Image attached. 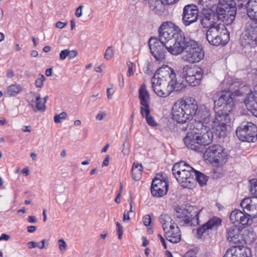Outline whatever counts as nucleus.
I'll use <instances>...</instances> for the list:
<instances>
[{"mask_svg": "<svg viewBox=\"0 0 257 257\" xmlns=\"http://www.w3.org/2000/svg\"><path fill=\"white\" fill-rule=\"evenodd\" d=\"M28 245L29 248H33L38 246V245H37V243L36 242L33 241L29 242L28 243Z\"/></svg>", "mask_w": 257, "mask_h": 257, "instance_id": "nucleus-61", "label": "nucleus"}, {"mask_svg": "<svg viewBox=\"0 0 257 257\" xmlns=\"http://www.w3.org/2000/svg\"><path fill=\"white\" fill-rule=\"evenodd\" d=\"M243 228L240 226L232 225L227 229L226 238L229 242L236 243L242 240Z\"/></svg>", "mask_w": 257, "mask_h": 257, "instance_id": "nucleus-19", "label": "nucleus"}, {"mask_svg": "<svg viewBox=\"0 0 257 257\" xmlns=\"http://www.w3.org/2000/svg\"><path fill=\"white\" fill-rule=\"evenodd\" d=\"M46 78L43 75H41L40 77L37 78L35 82L36 86L38 88H41L44 85V81Z\"/></svg>", "mask_w": 257, "mask_h": 257, "instance_id": "nucleus-46", "label": "nucleus"}, {"mask_svg": "<svg viewBox=\"0 0 257 257\" xmlns=\"http://www.w3.org/2000/svg\"><path fill=\"white\" fill-rule=\"evenodd\" d=\"M198 9L197 7L194 5L186 6L183 9L182 21L183 24L188 26L198 20Z\"/></svg>", "mask_w": 257, "mask_h": 257, "instance_id": "nucleus-15", "label": "nucleus"}, {"mask_svg": "<svg viewBox=\"0 0 257 257\" xmlns=\"http://www.w3.org/2000/svg\"><path fill=\"white\" fill-rule=\"evenodd\" d=\"M168 191V190H166V189H163L160 188H158L157 186L154 187L151 186V192L154 197H161L165 195Z\"/></svg>", "mask_w": 257, "mask_h": 257, "instance_id": "nucleus-40", "label": "nucleus"}, {"mask_svg": "<svg viewBox=\"0 0 257 257\" xmlns=\"http://www.w3.org/2000/svg\"><path fill=\"white\" fill-rule=\"evenodd\" d=\"M236 135L242 142H254L257 140V127L251 122H243L237 127Z\"/></svg>", "mask_w": 257, "mask_h": 257, "instance_id": "nucleus-7", "label": "nucleus"}, {"mask_svg": "<svg viewBox=\"0 0 257 257\" xmlns=\"http://www.w3.org/2000/svg\"><path fill=\"white\" fill-rule=\"evenodd\" d=\"M243 211L237 223L241 224L243 226L251 224L252 219L250 218L251 216L247 213H245L244 210H243Z\"/></svg>", "mask_w": 257, "mask_h": 257, "instance_id": "nucleus-38", "label": "nucleus"}, {"mask_svg": "<svg viewBox=\"0 0 257 257\" xmlns=\"http://www.w3.org/2000/svg\"><path fill=\"white\" fill-rule=\"evenodd\" d=\"M221 222L222 220L220 218L214 216L198 228L197 234L202 236L203 234H208L209 230H216Z\"/></svg>", "mask_w": 257, "mask_h": 257, "instance_id": "nucleus-18", "label": "nucleus"}, {"mask_svg": "<svg viewBox=\"0 0 257 257\" xmlns=\"http://www.w3.org/2000/svg\"><path fill=\"white\" fill-rule=\"evenodd\" d=\"M200 120L195 122L194 127L197 131L199 146H206L211 143L213 134L219 137L226 136L230 118L228 114L219 110L212 115L205 106H201L198 112Z\"/></svg>", "mask_w": 257, "mask_h": 257, "instance_id": "nucleus-1", "label": "nucleus"}, {"mask_svg": "<svg viewBox=\"0 0 257 257\" xmlns=\"http://www.w3.org/2000/svg\"><path fill=\"white\" fill-rule=\"evenodd\" d=\"M223 257H252L251 249L246 246L235 245L229 248Z\"/></svg>", "mask_w": 257, "mask_h": 257, "instance_id": "nucleus-17", "label": "nucleus"}, {"mask_svg": "<svg viewBox=\"0 0 257 257\" xmlns=\"http://www.w3.org/2000/svg\"><path fill=\"white\" fill-rule=\"evenodd\" d=\"M242 37L249 43L257 44V21L252 20L245 23Z\"/></svg>", "mask_w": 257, "mask_h": 257, "instance_id": "nucleus-16", "label": "nucleus"}, {"mask_svg": "<svg viewBox=\"0 0 257 257\" xmlns=\"http://www.w3.org/2000/svg\"><path fill=\"white\" fill-rule=\"evenodd\" d=\"M166 70L168 72L169 71V81L170 83V87H172V92L173 91H181L185 88L186 84L182 79L178 80L176 78V74L174 71L171 67L168 66H166Z\"/></svg>", "mask_w": 257, "mask_h": 257, "instance_id": "nucleus-22", "label": "nucleus"}, {"mask_svg": "<svg viewBox=\"0 0 257 257\" xmlns=\"http://www.w3.org/2000/svg\"><path fill=\"white\" fill-rule=\"evenodd\" d=\"M10 238V236L8 234L3 233L0 236V241L5 240L8 241Z\"/></svg>", "mask_w": 257, "mask_h": 257, "instance_id": "nucleus-58", "label": "nucleus"}, {"mask_svg": "<svg viewBox=\"0 0 257 257\" xmlns=\"http://www.w3.org/2000/svg\"><path fill=\"white\" fill-rule=\"evenodd\" d=\"M214 12L217 20L224 22L226 25H229L232 24V23H227V19L229 17V14L230 13L229 12V10L224 9L222 7H220V6L217 5Z\"/></svg>", "mask_w": 257, "mask_h": 257, "instance_id": "nucleus-28", "label": "nucleus"}, {"mask_svg": "<svg viewBox=\"0 0 257 257\" xmlns=\"http://www.w3.org/2000/svg\"><path fill=\"white\" fill-rule=\"evenodd\" d=\"M194 175L195 182L197 181L200 186L205 185L208 180V177L202 173L195 170Z\"/></svg>", "mask_w": 257, "mask_h": 257, "instance_id": "nucleus-39", "label": "nucleus"}, {"mask_svg": "<svg viewBox=\"0 0 257 257\" xmlns=\"http://www.w3.org/2000/svg\"><path fill=\"white\" fill-rule=\"evenodd\" d=\"M201 19V24L204 28L207 29L217 25L215 23L216 17L214 11L211 9H203Z\"/></svg>", "mask_w": 257, "mask_h": 257, "instance_id": "nucleus-20", "label": "nucleus"}, {"mask_svg": "<svg viewBox=\"0 0 257 257\" xmlns=\"http://www.w3.org/2000/svg\"><path fill=\"white\" fill-rule=\"evenodd\" d=\"M133 212V210H130L129 211L127 212H124V213H123V222H127L129 221V220H130V216H129L128 213L130 212Z\"/></svg>", "mask_w": 257, "mask_h": 257, "instance_id": "nucleus-54", "label": "nucleus"}, {"mask_svg": "<svg viewBox=\"0 0 257 257\" xmlns=\"http://www.w3.org/2000/svg\"><path fill=\"white\" fill-rule=\"evenodd\" d=\"M256 239V235L253 229L251 227L243 228L242 240L246 244H251Z\"/></svg>", "mask_w": 257, "mask_h": 257, "instance_id": "nucleus-29", "label": "nucleus"}, {"mask_svg": "<svg viewBox=\"0 0 257 257\" xmlns=\"http://www.w3.org/2000/svg\"><path fill=\"white\" fill-rule=\"evenodd\" d=\"M159 220L162 224V226L164 232L169 229H170V226L174 225L175 223L173 219L168 215L164 214H162Z\"/></svg>", "mask_w": 257, "mask_h": 257, "instance_id": "nucleus-33", "label": "nucleus"}, {"mask_svg": "<svg viewBox=\"0 0 257 257\" xmlns=\"http://www.w3.org/2000/svg\"><path fill=\"white\" fill-rule=\"evenodd\" d=\"M158 237L160 238V241L164 246V248H167V245L166 243V241L165 239L163 238V237L161 234H158Z\"/></svg>", "mask_w": 257, "mask_h": 257, "instance_id": "nucleus-62", "label": "nucleus"}, {"mask_svg": "<svg viewBox=\"0 0 257 257\" xmlns=\"http://www.w3.org/2000/svg\"><path fill=\"white\" fill-rule=\"evenodd\" d=\"M37 227L36 226H29L27 227V231L29 233H32L36 230Z\"/></svg>", "mask_w": 257, "mask_h": 257, "instance_id": "nucleus-63", "label": "nucleus"}, {"mask_svg": "<svg viewBox=\"0 0 257 257\" xmlns=\"http://www.w3.org/2000/svg\"><path fill=\"white\" fill-rule=\"evenodd\" d=\"M160 40L166 42L175 39L178 34H184V33L171 22H164L159 29Z\"/></svg>", "mask_w": 257, "mask_h": 257, "instance_id": "nucleus-10", "label": "nucleus"}, {"mask_svg": "<svg viewBox=\"0 0 257 257\" xmlns=\"http://www.w3.org/2000/svg\"><path fill=\"white\" fill-rule=\"evenodd\" d=\"M148 44L150 52L156 61L161 62L165 59L166 49L164 42L156 38L151 37Z\"/></svg>", "mask_w": 257, "mask_h": 257, "instance_id": "nucleus-13", "label": "nucleus"}, {"mask_svg": "<svg viewBox=\"0 0 257 257\" xmlns=\"http://www.w3.org/2000/svg\"><path fill=\"white\" fill-rule=\"evenodd\" d=\"M198 104L194 98L189 97L178 100L172 108V118L178 123H185L196 114Z\"/></svg>", "mask_w": 257, "mask_h": 257, "instance_id": "nucleus-2", "label": "nucleus"}, {"mask_svg": "<svg viewBox=\"0 0 257 257\" xmlns=\"http://www.w3.org/2000/svg\"><path fill=\"white\" fill-rule=\"evenodd\" d=\"M154 187H157L161 189H166L168 190V182L165 180L162 175L158 174L156 177L153 179L152 185Z\"/></svg>", "mask_w": 257, "mask_h": 257, "instance_id": "nucleus-32", "label": "nucleus"}, {"mask_svg": "<svg viewBox=\"0 0 257 257\" xmlns=\"http://www.w3.org/2000/svg\"><path fill=\"white\" fill-rule=\"evenodd\" d=\"M197 252L196 248H193L186 252L183 257H197Z\"/></svg>", "mask_w": 257, "mask_h": 257, "instance_id": "nucleus-47", "label": "nucleus"}, {"mask_svg": "<svg viewBox=\"0 0 257 257\" xmlns=\"http://www.w3.org/2000/svg\"><path fill=\"white\" fill-rule=\"evenodd\" d=\"M204 57V52L201 46L196 41L188 38L182 60L189 63H195L200 62Z\"/></svg>", "mask_w": 257, "mask_h": 257, "instance_id": "nucleus-5", "label": "nucleus"}, {"mask_svg": "<svg viewBox=\"0 0 257 257\" xmlns=\"http://www.w3.org/2000/svg\"><path fill=\"white\" fill-rule=\"evenodd\" d=\"M234 94L230 91H222L219 94V97L217 100L213 99L214 102L215 107H223L222 109H220L223 112L229 114L228 112L224 111L225 110L228 111L231 110V107L234 105ZM219 111H216V112ZM229 115V114H228Z\"/></svg>", "mask_w": 257, "mask_h": 257, "instance_id": "nucleus-12", "label": "nucleus"}, {"mask_svg": "<svg viewBox=\"0 0 257 257\" xmlns=\"http://www.w3.org/2000/svg\"><path fill=\"white\" fill-rule=\"evenodd\" d=\"M166 66L157 69L152 78V86L155 93L160 97H166L172 92L169 79L170 76Z\"/></svg>", "mask_w": 257, "mask_h": 257, "instance_id": "nucleus-3", "label": "nucleus"}, {"mask_svg": "<svg viewBox=\"0 0 257 257\" xmlns=\"http://www.w3.org/2000/svg\"><path fill=\"white\" fill-rule=\"evenodd\" d=\"M143 166L141 164L134 162L132 169V177L136 181L140 180L142 178Z\"/></svg>", "mask_w": 257, "mask_h": 257, "instance_id": "nucleus-34", "label": "nucleus"}, {"mask_svg": "<svg viewBox=\"0 0 257 257\" xmlns=\"http://www.w3.org/2000/svg\"><path fill=\"white\" fill-rule=\"evenodd\" d=\"M150 10L156 14H162L165 11V3L163 0H148Z\"/></svg>", "mask_w": 257, "mask_h": 257, "instance_id": "nucleus-26", "label": "nucleus"}, {"mask_svg": "<svg viewBox=\"0 0 257 257\" xmlns=\"http://www.w3.org/2000/svg\"><path fill=\"white\" fill-rule=\"evenodd\" d=\"M68 57V49H65L61 51L59 54V59L60 60H64Z\"/></svg>", "mask_w": 257, "mask_h": 257, "instance_id": "nucleus-51", "label": "nucleus"}, {"mask_svg": "<svg viewBox=\"0 0 257 257\" xmlns=\"http://www.w3.org/2000/svg\"><path fill=\"white\" fill-rule=\"evenodd\" d=\"M204 157L210 162L222 164L227 160L228 155L221 146L213 145L206 149Z\"/></svg>", "mask_w": 257, "mask_h": 257, "instance_id": "nucleus-8", "label": "nucleus"}, {"mask_svg": "<svg viewBox=\"0 0 257 257\" xmlns=\"http://www.w3.org/2000/svg\"><path fill=\"white\" fill-rule=\"evenodd\" d=\"M250 191L251 193L254 195H257V179H252L250 181Z\"/></svg>", "mask_w": 257, "mask_h": 257, "instance_id": "nucleus-44", "label": "nucleus"}, {"mask_svg": "<svg viewBox=\"0 0 257 257\" xmlns=\"http://www.w3.org/2000/svg\"><path fill=\"white\" fill-rule=\"evenodd\" d=\"M121 190H122V184H121V183H120L119 192L118 193L117 195L116 196V197L115 199V201L117 203H119L120 202V196H121Z\"/></svg>", "mask_w": 257, "mask_h": 257, "instance_id": "nucleus-57", "label": "nucleus"}, {"mask_svg": "<svg viewBox=\"0 0 257 257\" xmlns=\"http://www.w3.org/2000/svg\"><path fill=\"white\" fill-rule=\"evenodd\" d=\"M127 66L128 67L127 76L130 77L134 75L136 68V65L134 63L129 61L127 63Z\"/></svg>", "mask_w": 257, "mask_h": 257, "instance_id": "nucleus-45", "label": "nucleus"}, {"mask_svg": "<svg viewBox=\"0 0 257 257\" xmlns=\"http://www.w3.org/2000/svg\"><path fill=\"white\" fill-rule=\"evenodd\" d=\"M83 7V5H81L76 9L75 11V15L76 17L80 18L82 16V10Z\"/></svg>", "mask_w": 257, "mask_h": 257, "instance_id": "nucleus-49", "label": "nucleus"}, {"mask_svg": "<svg viewBox=\"0 0 257 257\" xmlns=\"http://www.w3.org/2000/svg\"><path fill=\"white\" fill-rule=\"evenodd\" d=\"M145 110H146V109H141L140 112L142 115L145 117L148 124L151 126L157 125L156 122L154 120L153 117L150 114V108H147V111H146Z\"/></svg>", "mask_w": 257, "mask_h": 257, "instance_id": "nucleus-37", "label": "nucleus"}, {"mask_svg": "<svg viewBox=\"0 0 257 257\" xmlns=\"http://www.w3.org/2000/svg\"><path fill=\"white\" fill-rule=\"evenodd\" d=\"M77 52L75 50H69L68 49V57L70 59L75 58L77 55Z\"/></svg>", "mask_w": 257, "mask_h": 257, "instance_id": "nucleus-53", "label": "nucleus"}, {"mask_svg": "<svg viewBox=\"0 0 257 257\" xmlns=\"http://www.w3.org/2000/svg\"><path fill=\"white\" fill-rule=\"evenodd\" d=\"M170 226V229L165 231L167 239L173 243L179 242L181 240V234L179 227L175 224Z\"/></svg>", "mask_w": 257, "mask_h": 257, "instance_id": "nucleus-25", "label": "nucleus"}, {"mask_svg": "<svg viewBox=\"0 0 257 257\" xmlns=\"http://www.w3.org/2000/svg\"><path fill=\"white\" fill-rule=\"evenodd\" d=\"M48 97V96L46 95L44 98H42L40 94H37L35 97V107L33 108L34 111H44L46 109L45 103Z\"/></svg>", "mask_w": 257, "mask_h": 257, "instance_id": "nucleus-30", "label": "nucleus"}, {"mask_svg": "<svg viewBox=\"0 0 257 257\" xmlns=\"http://www.w3.org/2000/svg\"><path fill=\"white\" fill-rule=\"evenodd\" d=\"M58 244L59 249L61 251H64L66 249V243L63 239H61L58 240Z\"/></svg>", "mask_w": 257, "mask_h": 257, "instance_id": "nucleus-50", "label": "nucleus"}, {"mask_svg": "<svg viewBox=\"0 0 257 257\" xmlns=\"http://www.w3.org/2000/svg\"><path fill=\"white\" fill-rule=\"evenodd\" d=\"M109 156H106V157L105 158L104 160H103V161L102 162V167L107 166L109 164Z\"/></svg>", "mask_w": 257, "mask_h": 257, "instance_id": "nucleus-60", "label": "nucleus"}, {"mask_svg": "<svg viewBox=\"0 0 257 257\" xmlns=\"http://www.w3.org/2000/svg\"><path fill=\"white\" fill-rule=\"evenodd\" d=\"M206 37L212 45H224L229 40V33L224 24H218L208 28L206 32Z\"/></svg>", "mask_w": 257, "mask_h": 257, "instance_id": "nucleus-4", "label": "nucleus"}, {"mask_svg": "<svg viewBox=\"0 0 257 257\" xmlns=\"http://www.w3.org/2000/svg\"><path fill=\"white\" fill-rule=\"evenodd\" d=\"M197 134V131H195V127L192 131L188 132L186 137L184 138L183 141L185 146L189 149L200 151V146H199Z\"/></svg>", "mask_w": 257, "mask_h": 257, "instance_id": "nucleus-21", "label": "nucleus"}, {"mask_svg": "<svg viewBox=\"0 0 257 257\" xmlns=\"http://www.w3.org/2000/svg\"><path fill=\"white\" fill-rule=\"evenodd\" d=\"M245 6L248 17L250 20L257 21V0H248Z\"/></svg>", "mask_w": 257, "mask_h": 257, "instance_id": "nucleus-27", "label": "nucleus"}, {"mask_svg": "<svg viewBox=\"0 0 257 257\" xmlns=\"http://www.w3.org/2000/svg\"><path fill=\"white\" fill-rule=\"evenodd\" d=\"M195 170L189 166H187L186 170L181 172L180 175H176L175 177L182 187L190 188L193 186L195 182Z\"/></svg>", "mask_w": 257, "mask_h": 257, "instance_id": "nucleus-14", "label": "nucleus"}, {"mask_svg": "<svg viewBox=\"0 0 257 257\" xmlns=\"http://www.w3.org/2000/svg\"><path fill=\"white\" fill-rule=\"evenodd\" d=\"M144 224L145 226H149L151 222V218L150 215H145L143 218Z\"/></svg>", "mask_w": 257, "mask_h": 257, "instance_id": "nucleus-52", "label": "nucleus"}, {"mask_svg": "<svg viewBox=\"0 0 257 257\" xmlns=\"http://www.w3.org/2000/svg\"><path fill=\"white\" fill-rule=\"evenodd\" d=\"M242 212L241 210H233L230 214L231 221L233 223H237Z\"/></svg>", "mask_w": 257, "mask_h": 257, "instance_id": "nucleus-41", "label": "nucleus"}, {"mask_svg": "<svg viewBox=\"0 0 257 257\" xmlns=\"http://www.w3.org/2000/svg\"><path fill=\"white\" fill-rule=\"evenodd\" d=\"M240 206L242 209H256L257 197H246L243 199L241 201Z\"/></svg>", "mask_w": 257, "mask_h": 257, "instance_id": "nucleus-31", "label": "nucleus"}, {"mask_svg": "<svg viewBox=\"0 0 257 257\" xmlns=\"http://www.w3.org/2000/svg\"><path fill=\"white\" fill-rule=\"evenodd\" d=\"M67 25V23L58 22L56 23L55 26L58 29H62Z\"/></svg>", "mask_w": 257, "mask_h": 257, "instance_id": "nucleus-56", "label": "nucleus"}, {"mask_svg": "<svg viewBox=\"0 0 257 257\" xmlns=\"http://www.w3.org/2000/svg\"><path fill=\"white\" fill-rule=\"evenodd\" d=\"M174 215L176 221L181 226H196L199 224V211H192V210H174Z\"/></svg>", "mask_w": 257, "mask_h": 257, "instance_id": "nucleus-6", "label": "nucleus"}, {"mask_svg": "<svg viewBox=\"0 0 257 257\" xmlns=\"http://www.w3.org/2000/svg\"><path fill=\"white\" fill-rule=\"evenodd\" d=\"M179 0H163L166 5H171L176 3Z\"/></svg>", "mask_w": 257, "mask_h": 257, "instance_id": "nucleus-59", "label": "nucleus"}, {"mask_svg": "<svg viewBox=\"0 0 257 257\" xmlns=\"http://www.w3.org/2000/svg\"><path fill=\"white\" fill-rule=\"evenodd\" d=\"M139 98L140 101V110L150 107V96L145 84L141 86L139 90ZM147 111V110H145Z\"/></svg>", "mask_w": 257, "mask_h": 257, "instance_id": "nucleus-24", "label": "nucleus"}, {"mask_svg": "<svg viewBox=\"0 0 257 257\" xmlns=\"http://www.w3.org/2000/svg\"><path fill=\"white\" fill-rule=\"evenodd\" d=\"M114 54V51L112 46H108L104 52V58L106 60H109L113 58Z\"/></svg>", "mask_w": 257, "mask_h": 257, "instance_id": "nucleus-42", "label": "nucleus"}, {"mask_svg": "<svg viewBox=\"0 0 257 257\" xmlns=\"http://www.w3.org/2000/svg\"><path fill=\"white\" fill-rule=\"evenodd\" d=\"M27 220L30 223H35L37 221V219L35 216H29Z\"/></svg>", "mask_w": 257, "mask_h": 257, "instance_id": "nucleus-64", "label": "nucleus"}, {"mask_svg": "<svg viewBox=\"0 0 257 257\" xmlns=\"http://www.w3.org/2000/svg\"><path fill=\"white\" fill-rule=\"evenodd\" d=\"M187 166H189L184 161H180L175 164L172 168L173 174L174 176L180 175L181 172L186 170Z\"/></svg>", "mask_w": 257, "mask_h": 257, "instance_id": "nucleus-35", "label": "nucleus"}, {"mask_svg": "<svg viewBox=\"0 0 257 257\" xmlns=\"http://www.w3.org/2000/svg\"><path fill=\"white\" fill-rule=\"evenodd\" d=\"M116 225L117 227V234L118 235V238L119 239H120L123 234V228L118 221L116 222Z\"/></svg>", "mask_w": 257, "mask_h": 257, "instance_id": "nucleus-48", "label": "nucleus"}, {"mask_svg": "<svg viewBox=\"0 0 257 257\" xmlns=\"http://www.w3.org/2000/svg\"><path fill=\"white\" fill-rule=\"evenodd\" d=\"M67 114L65 112H62L59 114H56L54 117V121L56 123H61L62 120H64L67 118Z\"/></svg>", "mask_w": 257, "mask_h": 257, "instance_id": "nucleus-43", "label": "nucleus"}, {"mask_svg": "<svg viewBox=\"0 0 257 257\" xmlns=\"http://www.w3.org/2000/svg\"><path fill=\"white\" fill-rule=\"evenodd\" d=\"M106 115V113L105 112H101L95 116V118L97 120H101Z\"/></svg>", "mask_w": 257, "mask_h": 257, "instance_id": "nucleus-55", "label": "nucleus"}, {"mask_svg": "<svg viewBox=\"0 0 257 257\" xmlns=\"http://www.w3.org/2000/svg\"><path fill=\"white\" fill-rule=\"evenodd\" d=\"M218 5L229 10L230 13L229 17L227 19V23H232L236 13V4L234 0H219Z\"/></svg>", "mask_w": 257, "mask_h": 257, "instance_id": "nucleus-23", "label": "nucleus"}, {"mask_svg": "<svg viewBox=\"0 0 257 257\" xmlns=\"http://www.w3.org/2000/svg\"><path fill=\"white\" fill-rule=\"evenodd\" d=\"M23 89L22 87L18 84H12L7 87L6 94L10 96H15Z\"/></svg>", "mask_w": 257, "mask_h": 257, "instance_id": "nucleus-36", "label": "nucleus"}, {"mask_svg": "<svg viewBox=\"0 0 257 257\" xmlns=\"http://www.w3.org/2000/svg\"><path fill=\"white\" fill-rule=\"evenodd\" d=\"M182 74L186 81L192 86L200 84L202 78L203 71L200 67L185 66L182 69Z\"/></svg>", "mask_w": 257, "mask_h": 257, "instance_id": "nucleus-11", "label": "nucleus"}, {"mask_svg": "<svg viewBox=\"0 0 257 257\" xmlns=\"http://www.w3.org/2000/svg\"><path fill=\"white\" fill-rule=\"evenodd\" d=\"M188 38L185 34H178L175 39L164 42L165 49L172 55H178L184 51Z\"/></svg>", "mask_w": 257, "mask_h": 257, "instance_id": "nucleus-9", "label": "nucleus"}]
</instances>
